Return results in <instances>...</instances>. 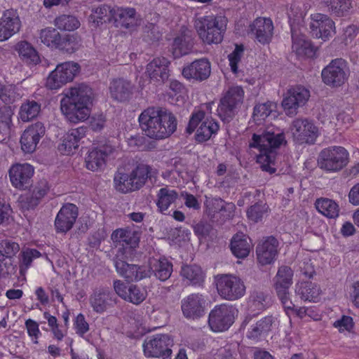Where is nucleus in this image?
I'll return each mask as SVG.
<instances>
[{
	"label": "nucleus",
	"instance_id": "4d7b16f0",
	"mask_svg": "<svg viewBox=\"0 0 359 359\" xmlns=\"http://www.w3.org/2000/svg\"><path fill=\"white\" fill-rule=\"evenodd\" d=\"M274 105L272 102H266L255 105L253 111V118L260 123L267 118L273 110Z\"/></svg>",
	"mask_w": 359,
	"mask_h": 359
},
{
	"label": "nucleus",
	"instance_id": "b1692460",
	"mask_svg": "<svg viewBox=\"0 0 359 359\" xmlns=\"http://www.w3.org/2000/svg\"><path fill=\"white\" fill-rule=\"evenodd\" d=\"M45 134V127L41 122H37L29 126L22 133L20 138L21 148L24 152H34L40 139Z\"/></svg>",
	"mask_w": 359,
	"mask_h": 359
},
{
	"label": "nucleus",
	"instance_id": "052dcab7",
	"mask_svg": "<svg viewBox=\"0 0 359 359\" xmlns=\"http://www.w3.org/2000/svg\"><path fill=\"white\" fill-rule=\"evenodd\" d=\"M277 295L284 308L287 315H290V312L294 311V304L290 299L289 289L276 290Z\"/></svg>",
	"mask_w": 359,
	"mask_h": 359
},
{
	"label": "nucleus",
	"instance_id": "1a4fd4ad",
	"mask_svg": "<svg viewBox=\"0 0 359 359\" xmlns=\"http://www.w3.org/2000/svg\"><path fill=\"white\" fill-rule=\"evenodd\" d=\"M238 313V309L233 305H216L209 313L208 325L213 332L226 331L233 325Z\"/></svg>",
	"mask_w": 359,
	"mask_h": 359
},
{
	"label": "nucleus",
	"instance_id": "c756f323",
	"mask_svg": "<svg viewBox=\"0 0 359 359\" xmlns=\"http://www.w3.org/2000/svg\"><path fill=\"white\" fill-rule=\"evenodd\" d=\"M278 325V321L276 317L266 316L250 327L247 332V337L251 339L258 340L277 328Z\"/></svg>",
	"mask_w": 359,
	"mask_h": 359
},
{
	"label": "nucleus",
	"instance_id": "0e129e2a",
	"mask_svg": "<svg viewBox=\"0 0 359 359\" xmlns=\"http://www.w3.org/2000/svg\"><path fill=\"white\" fill-rule=\"evenodd\" d=\"M266 295L262 291L255 290L250 296V304L251 307H255L258 310L265 309Z\"/></svg>",
	"mask_w": 359,
	"mask_h": 359
},
{
	"label": "nucleus",
	"instance_id": "72a5a7b5",
	"mask_svg": "<svg viewBox=\"0 0 359 359\" xmlns=\"http://www.w3.org/2000/svg\"><path fill=\"white\" fill-rule=\"evenodd\" d=\"M156 205L158 211L165 215L170 213L169 208L178 198V193L176 190L168 187L161 188L156 195Z\"/></svg>",
	"mask_w": 359,
	"mask_h": 359
},
{
	"label": "nucleus",
	"instance_id": "2eb2a0df",
	"mask_svg": "<svg viewBox=\"0 0 359 359\" xmlns=\"http://www.w3.org/2000/svg\"><path fill=\"white\" fill-rule=\"evenodd\" d=\"M310 97V91L304 86H297L288 90L282 106L287 115L294 116L299 107L304 106Z\"/></svg>",
	"mask_w": 359,
	"mask_h": 359
},
{
	"label": "nucleus",
	"instance_id": "bb28decb",
	"mask_svg": "<svg viewBox=\"0 0 359 359\" xmlns=\"http://www.w3.org/2000/svg\"><path fill=\"white\" fill-rule=\"evenodd\" d=\"M170 61L164 57H156L147 65L146 73L150 80L158 84L163 83L169 77Z\"/></svg>",
	"mask_w": 359,
	"mask_h": 359
},
{
	"label": "nucleus",
	"instance_id": "e433bc0d",
	"mask_svg": "<svg viewBox=\"0 0 359 359\" xmlns=\"http://www.w3.org/2000/svg\"><path fill=\"white\" fill-rule=\"evenodd\" d=\"M295 293L304 301L316 302L320 294V287L312 282H302L295 286Z\"/></svg>",
	"mask_w": 359,
	"mask_h": 359
},
{
	"label": "nucleus",
	"instance_id": "de8ad7c7",
	"mask_svg": "<svg viewBox=\"0 0 359 359\" xmlns=\"http://www.w3.org/2000/svg\"><path fill=\"white\" fill-rule=\"evenodd\" d=\"M39 39L41 43L51 48H57L60 41L61 34L53 27H47L40 31Z\"/></svg>",
	"mask_w": 359,
	"mask_h": 359
},
{
	"label": "nucleus",
	"instance_id": "f704fd0d",
	"mask_svg": "<svg viewBox=\"0 0 359 359\" xmlns=\"http://www.w3.org/2000/svg\"><path fill=\"white\" fill-rule=\"evenodd\" d=\"M292 50L298 55L312 57L314 53V48L311 42L304 34H300L292 27H291Z\"/></svg>",
	"mask_w": 359,
	"mask_h": 359
},
{
	"label": "nucleus",
	"instance_id": "4be33fe9",
	"mask_svg": "<svg viewBox=\"0 0 359 359\" xmlns=\"http://www.w3.org/2000/svg\"><path fill=\"white\" fill-rule=\"evenodd\" d=\"M211 73V64L207 58L195 60L183 67L182 74L189 81H203L206 80Z\"/></svg>",
	"mask_w": 359,
	"mask_h": 359
},
{
	"label": "nucleus",
	"instance_id": "9b49d317",
	"mask_svg": "<svg viewBox=\"0 0 359 359\" xmlns=\"http://www.w3.org/2000/svg\"><path fill=\"white\" fill-rule=\"evenodd\" d=\"M216 285L218 294L226 300H237L245 293V286L243 280L233 275L218 276Z\"/></svg>",
	"mask_w": 359,
	"mask_h": 359
},
{
	"label": "nucleus",
	"instance_id": "49530a36",
	"mask_svg": "<svg viewBox=\"0 0 359 359\" xmlns=\"http://www.w3.org/2000/svg\"><path fill=\"white\" fill-rule=\"evenodd\" d=\"M48 190L47 182L46 181H41L36 185L32 192L25 197L27 208H34L39 203L40 200L45 196Z\"/></svg>",
	"mask_w": 359,
	"mask_h": 359
},
{
	"label": "nucleus",
	"instance_id": "09e8293b",
	"mask_svg": "<svg viewBox=\"0 0 359 359\" xmlns=\"http://www.w3.org/2000/svg\"><path fill=\"white\" fill-rule=\"evenodd\" d=\"M114 182L116 189L122 193L137 190L130 173L117 172L114 175Z\"/></svg>",
	"mask_w": 359,
	"mask_h": 359
},
{
	"label": "nucleus",
	"instance_id": "774afa93",
	"mask_svg": "<svg viewBox=\"0 0 359 359\" xmlns=\"http://www.w3.org/2000/svg\"><path fill=\"white\" fill-rule=\"evenodd\" d=\"M334 327L338 328L339 332H350L353 327V318L348 316H343L334 323Z\"/></svg>",
	"mask_w": 359,
	"mask_h": 359
},
{
	"label": "nucleus",
	"instance_id": "a18cd8bd",
	"mask_svg": "<svg viewBox=\"0 0 359 359\" xmlns=\"http://www.w3.org/2000/svg\"><path fill=\"white\" fill-rule=\"evenodd\" d=\"M13 114L11 107L0 108V142L4 140L10 134Z\"/></svg>",
	"mask_w": 359,
	"mask_h": 359
},
{
	"label": "nucleus",
	"instance_id": "aec40b11",
	"mask_svg": "<svg viewBox=\"0 0 359 359\" xmlns=\"http://www.w3.org/2000/svg\"><path fill=\"white\" fill-rule=\"evenodd\" d=\"M114 151L115 147L109 141L93 149L86 157V168L92 171L101 169L105 165L107 158Z\"/></svg>",
	"mask_w": 359,
	"mask_h": 359
},
{
	"label": "nucleus",
	"instance_id": "9d476101",
	"mask_svg": "<svg viewBox=\"0 0 359 359\" xmlns=\"http://www.w3.org/2000/svg\"><path fill=\"white\" fill-rule=\"evenodd\" d=\"M294 142L299 145L313 144L319 135L318 127L306 118L294 119L290 127Z\"/></svg>",
	"mask_w": 359,
	"mask_h": 359
},
{
	"label": "nucleus",
	"instance_id": "680f3d73",
	"mask_svg": "<svg viewBox=\"0 0 359 359\" xmlns=\"http://www.w3.org/2000/svg\"><path fill=\"white\" fill-rule=\"evenodd\" d=\"M25 325L32 341L34 344H37L39 343L38 340L41 335L39 323L36 321L29 318L25 320Z\"/></svg>",
	"mask_w": 359,
	"mask_h": 359
},
{
	"label": "nucleus",
	"instance_id": "f257e3e1",
	"mask_svg": "<svg viewBox=\"0 0 359 359\" xmlns=\"http://www.w3.org/2000/svg\"><path fill=\"white\" fill-rule=\"evenodd\" d=\"M138 120L145 135L155 140L170 137L175 132L177 126L175 116L168 109L160 107L144 109Z\"/></svg>",
	"mask_w": 359,
	"mask_h": 359
},
{
	"label": "nucleus",
	"instance_id": "69168bd1",
	"mask_svg": "<svg viewBox=\"0 0 359 359\" xmlns=\"http://www.w3.org/2000/svg\"><path fill=\"white\" fill-rule=\"evenodd\" d=\"M74 326L76 333L81 337H83L90 329L89 324L87 323L84 315L82 313H79L76 316Z\"/></svg>",
	"mask_w": 359,
	"mask_h": 359
},
{
	"label": "nucleus",
	"instance_id": "e2e57ef3",
	"mask_svg": "<svg viewBox=\"0 0 359 359\" xmlns=\"http://www.w3.org/2000/svg\"><path fill=\"white\" fill-rule=\"evenodd\" d=\"M15 93L11 85H4L0 81V100L6 104H11L15 101Z\"/></svg>",
	"mask_w": 359,
	"mask_h": 359
},
{
	"label": "nucleus",
	"instance_id": "423d86ee",
	"mask_svg": "<svg viewBox=\"0 0 359 359\" xmlns=\"http://www.w3.org/2000/svg\"><path fill=\"white\" fill-rule=\"evenodd\" d=\"M244 90L241 86L229 88L221 97L217 114L223 122L229 123L238 112L243 102Z\"/></svg>",
	"mask_w": 359,
	"mask_h": 359
},
{
	"label": "nucleus",
	"instance_id": "0eeeda50",
	"mask_svg": "<svg viewBox=\"0 0 359 359\" xmlns=\"http://www.w3.org/2000/svg\"><path fill=\"white\" fill-rule=\"evenodd\" d=\"M348 162V151L346 149L339 146L323 149L319 154L318 158L319 167L328 172L339 171L347 165Z\"/></svg>",
	"mask_w": 359,
	"mask_h": 359
},
{
	"label": "nucleus",
	"instance_id": "7ed1b4c3",
	"mask_svg": "<svg viewBox=\"0 0 359 359\" xmlns=\"http://www.w3.org/2000/svg\"><path fill=\"white\" fill-rule=\"evenodd\" d=\"M285 137L283 132L268 129L262 135L254 134L250 143V148L257 149L259 154L257 155V162L260 164L261 169L269 174L276 172L275 150L283 144H285Z\"/></svg>",
	"mask_w": 359,
	"mask_h": 359
},
{
	"label": "nucleus",
	"instance_id": "13d9d810",
	"mask_svg": "<svg viewBox=\"0 0 359 359\" xmlns=\"http://www.w3.org/2000/svg\"><path fill=\"white\" fill-rule=\"evenodd\" d=\"M266 210L267 207L266 206V204L257 203L248 208L247 215L249 219L254 222H258L262 219L264 214Z\"/></svg>",
	"mask_w": 359,
	"mask_h": 359
},
{
	"label": "nucleus",
	"instance_id": "5fc2aeb1",
	"mask_svg": "<svg viewBox=\"0 0 359 359\" xmlns=\"http://www.w3.org/2000/svg\"><path fill=\"white\" fill-rule=\"evenodd\" d=\"M150 172V167L146 165H137L131 172L130 175L134 181L135 188L140 189L146 182Z\"/></svg>",
	"mask_w": 359,
	"mask_h": 359
},
{
	"label": "nucleus",
	"instance_id": "6e6d98bb",
	"mask_svg": "<svg viewBox=\"0 0 359 359\" xmlns=\"http://www.w3.org/2000/svg\"><path fill=\"white\" fill-rule=\"evenodd\" d=\"M20 250V245L18 243L11 240L4 239L0 241V255L3 258H11Z\"/></svg>",
	"mask_w": 359,
	"mask_h": 359
},
{
	"label": "nucleus",
	"instance_id": "20e7f679",
	"mask_svg": "<svg viewBox=\"0 0 359 359\" xmlns=\"http://www.w3.org/2000/svg\"><path fill=\"white\" fill-rule=\"evenodd\" d=\"M226 25L224 18L214 15L199 17L194 21L199 38L207 44L219 43L223 39Z\"/></svg>",
	"mask_w": 359,
	"mask_h": 359
},
{
	"label": "nucleus",
	"instance_id": "cd10ccee",
	"mask_svg": "<svg viewBox=\"0 0 359 359\" xmlns=\"http://www.w3.org/2000/svg\"><path fill=\"white\" fill-rule=\"evenodd\" d=\"M250 32L262 44L269 43L273 36V25L270 18H257L250 25Z\"/></svg>",
	"mask_w": 359,
	"mask_h": 359
},
{
	"label": "nucleus",
	"instance_id": "7c9ffc66",
	"mask_svg": "<svg viewBox=\"0 0 359 359\" xmlns=\"http://www.w3.org/2000/svg\"><path fill=\"white\" fill-rule=\"evenodd\" d=\"M87 128L81 126L71 129L64 137L62 142L58 146V150L63 155H69L79 147V141L85 137Z\"/></svg>",
	"mask_w": 359,
	"mask_h": 359
},
{
	"label": "nucleus",
	"instance_id": "c9c22d12",
	"mask_svg": "<svg viewBox=\"0 0 359 359\" xmlns=\"http://www.w3.org/2000/svg\"><path fill=\"white\" fill-rule=\"evenodd\" d=\"M114 18L118 25L130 28L137 25L136 11L133 8L118 7L114 10Z\"/></svg>",
	"mask_w": 359,
	"mask_h": 359
},
{
	"label": "nucleus",
	"instance_id": "6ab92c4d",
	"mask_svg": "<svg viewBox=\"0 0 359 359\" xmlns=\"http://www.w3.org/2000/svg\"><path fill=\"white\" fill-rule=\"evenodd\" d=\"M116 300L114 294L105 287L95 288L89 297V303L93 311L99 314L112 308L116 303Z\"/></svg>",
	"mask_w": 359,
	"mask_h": 359
},
{
	"label": "nucleus",
	"instance_id": "f03ea898",
	"mask_svg": "<svg viewBox=\"0 0 359 359\" xmlns=\"http://www.w3.org/2000/svg\"><path fill=\"white\" fill-rule=\"evenodd\" d=\"M93 89L84 83L69 88L60 101L62 114L72 123L86 120L90 113Z\"/></svg>",
	"mask_w": 359,
	"mask_h": 359
},
{
	"label": "nucleus",
	"instance_id": "393cba45",
	"mask_svg": "<svg viewBox=\"0 0 359 359\" xmlns=\"http://www.w3.org/2000/svg\"><path fill=\"white\" fill-rule=\"evenodd\" d=\"M278 242L273 236H269L262 240L256 248L258 262L262 265L273 263L278 255Z\"/></svg>",
	"mask_w": 359,
	"mask_h": 359
},
{
	"label": "nucleus",
	"instance_id": "c85d7f7f",
	"mask_svg": "<svg viewBox=\"0 0 359 359\" xmlns=\"http://www.w3.org/2000/svg\"><path fill=\"white\" fill-rule=\"evenodd\" d=\"M109 89L110 95L114 100L124 102L131 97L134 86L130 81L118 78L110 82Z\"/></svg>",
	"mask_w": 359,
	"mask_h": 359
},
{
	"label": "nucleus",
	"instance_id": "bf43d9fd",
	"mask_svg": "<svg viewBox=\"0 0 359 359\" xmlns=\"http://www.w3.org/2000/svg\"><path fill=\"white\" fill-rule=\"evenodd\" d=\"M190 48L182 37H177L174 39L172 46V53L175 58L189 53Z\"/></svg>",
	"mask_w": 359,
	"mask_h": 359
},
{
	"label": "nucleus",
	"instance_id": "f3484780",
	"mask_svg": "<svg viewBox=\"0 0 359 359\" xmlns=\"http://www.w3.org/2000/svg\"><path fill=\"white\" fill-rule=\"evenodd\" d=\"M114 289L122 299L135 305L143 302L147 296L144 288L133 284L128 285L120 280L114 281Z\"/></svg>",
	"mask_w": 359,
	"mask_h": 359
},
{
	"label": "nucleus",
	"instance_id": "3c124183",
	"mask_svg": "<svg viewBox=\"0 0 359 359\" xmlns=\"http://www.w3.org/2000/svg\"><path fill=\"white\" fill-rule=\"evenodd\" d=\"M137 246H119L113 259L114 264L118 262H128L133 261L137 256L136 248Z\"/></svg>",
	"mask_w": 359,
	"mask_h": 359
},
{
	"label": "nucleus",
	"instance_id": "864d4df0",
	"mask_svg": "<svg viewBox=\"0 0 359 359\" xmlns=\"http://www.w3.org/2000/svg\"><path fill=\"white\" fill-rule=\"evenodd\" d=\"M81 46V40L79 36L74 34H67L65 36H61L60 41L57 49L72 53L77 50Z\"/></svg>",
	"mask_w": 359,
	"mask_h": 359
},
{
	"label": "nucleus",
	"instance_id": "338daca9",
	"mask_svg": "<svg viewBox=\"0 0 359 359\" xmlns=\"http://www.w3.org/2000/svg\"><path fill=\"white\" fill-rule=\"evenodd\" d=\"M243 51L242 46H236L235 50L228 56L231 69L234 74L238 72V63L241 60Z\"/></svg>",
	"mask_w": 359,
	"mask_h": 359
},
{
	"label": "nucleus",
	"instance_id": "ea45409f",
	"mask_svg": "<svg viewBox=\"0 0 359 359\" xmlns=\"http://www.w3.org/2000/svg\"><path fill=\"white\" fill-rule=\"evenodd\" d=\"M111 239L118 243L119 246H138L140 242L139 233L137 231L122 229L114 231L111 234Z\"/></svg>",
	"mask_w": 359,
	"mask_h": 359
},
{
	"label": "nucleus",
	"instance_id": "2f4dec72",
	"mask_svg": "<svg viewBox=\"0 0 359 359\" xmlns=\"http://www.w3.org/2000/svg\"><path fill=\"white\" fill-rule=\"evenodd\" d=\"M180 275L188 285L202 286L205 274L201 266L196 264H184L182 266Z\"/></svg>",
	"mask_w": 359,
	"mask_h": 359
},
{
	"label": "nucleus",
	"instance_id": "4468645a",
	"mask_svg": "<svg viewBox=\"0 0 359 359\" xmlns=\"http://www.w3.org/2000/svg\"><path fill=\"white\" fill-rule=\"evenodd\" d=\"M182 316L188 320H198L205 314L206 300L200 293H192L181 300Z\"/></svg>",
	"mask_w": 359,
	"mask_h": 359
},
{
	"label": "nucleus",
	"instance_id": "603ef678",
	"mask_svg": "<svg viewBox=\"0 0 359 359\" xmlns=\"http://www.w3.org/2000/svg\"><path fill=\"white\" fill-rule=\"evenodd\" d=\"M55 25L64 31H73L80 26L78 19L71 15H61L55 19Z\"/></svg>",
	"mask_w": 359,
	"mask_h": 359
},
{
	"label": "nucleus",
	"instance_id": "a211bd4d",
	"mask_svg": "<svg viewBox=\"0 0 359 359\" xmlns=\"http://www.w3.org/2000/svg\"><path fill=\"white\" fill-rule=\"evenodd\" d=\"M34 169L28 163L13 165L9 170V177L12 185L18 189H26L32 184Z\"/></svg>",
	"mask_w": 359,
	"mask_h": 359
},
{
	"label": "nucleus",
	"instance_id": "8fccbe9b",
	"mask_svg": "<svg viewBox=\"0 0 359 359\" xmlns=\"http://www.w3.org/2000/svg\"><path fill=\"white\" fill-rule=\"evenodd\" d=\"M41 111V104L36 101H27L23 103L20 109V117L24 122H27L36 118Z\"/></svg>",
	"mask_w": 359,
	"mask_h": 359
},
{
	"label": "nucleus",
	"instance_id": "a19ab883",
	"mask_svg": "<svg viewBox=\"0 0 359 359\" xmlns=\"http://www.w3.org/2000/svg\"><path fill=\"white\" fill-rule=\"evenodd\" d=\"M17 50L22 60L29 66L36 65L41 61L35 48L27 41H20L17 45Z\"/></svg>",
	"mask_w": 359,
	"mask_h": 359
},
{
	"label": "nucleus",
	"instance_id": "5701e85b",
	"mask_svg": "<svg viewBox=\"0 0 359 359\" xmlns=\"http://www.w3.org/2000/svg\"><path fill=\"white\" fill-rule=\"evenodd\" d=\"M21 27L17 11L8 9L3 13L0 18V41H4L18 33Z\"/></svg>",
	"mask_w": 359,
	"mask_h": 359
},
{
	"label": "nucleus",
	"instance_id": "58836bf2",
	"mask_svg": "<svg viewBox=\"0 0 359 359\" xmlns=\"http://www.w3.org/2000/svg\"><path fill=\"white\" fill-rule=\"evenodd\" d=\"M149 269L150 274L152 273L159 280L165 281L172 274V264L165 258H160L151 262Z\"/></svg>",
	"mask_w": 359,
	"mask_h": 359
},
{
	"label": "nucleus",
	"instance_id": "ddd939ff",
	"mask_svg": "<svg viewBox=\"0 0 359 359\" xmlns=\"http://www.w3.org/2000/svg\"><path fill=\"white\" fill-rule=\"evenodd\" d=\"M80 66L74 62H66L57 65L46 80V86L51 90H56L63 85L72 81L79 73Z\"/></svg>",
	"mask_w": 359,
	"mask_h": 359
},
{
	"label": "nucleus",
	"instance_id": "37998d69",
	"mask_svg": "<svg viewBox=\"0 0 359 359\" xmlns=\"http://www.w3.org/2000/svg\"><path fill=\"white\" fill-rule=\"evenodd\" d=\"M41 256V253L33 248H22L18 256L19 272L21 276H25L28 269L31 267L34 259Z\"/></svg>",
	"mask_w": 359,
	"mask_h": 359
},
{
	"label": "nucleus",
	"instance_id": "412c9836",
	"mask_svg": "<svg viewBox=\"0 0 359 359\" xmlns=\"http://www.w3.org/2000/svg\"><path fill=\"white\" fill-rule=\"evenodd\" d=\"M79 215L78 208L73 203H66L62 206L55 219L57 233H67L72 229Z\"/></svg>",
	"mask_w": 359,
	"mask_h": 359
},
{
	"label": "nucleus",
	"instance_id": "a878e982",
	"mask_svg": "<svg viewBox=\"0 0 359 359\" xmlns=\"http://www.w3.org/2000/svg\"><path fill=\"white\" fill-rule=\"evenodd\" d=\"M114 266L117 273L129 282H137L150 276V270L144 266L118 262Z\"/></svg>",
	"mask_w": 359,
	"mask_h": 359
},
{
	"label": "nucleus",
	"instance_id": "c03bdc74",
	"mask_svg": "<svg viewBox=\"0 0 359 359\" xmlns=\"http://www.w3.org/2000/svg\"><path fill=\"white\" fill-rule=\"evenodd\" d=\"M315 205L319 212L328 218H336L339 215V206L331 199H317Z\"/></svg>",
	"mask_w": 359,
	"mask_h": 359
},
{
	"label": "nucleus",
	"instance_id": "dca6fc26",
	"mask_svg": "<svg viewBox=\"0 0 359 359\" xmlns=\"http://www.w3.org/2000/svg\"><path fill=\"white\" fill-rule=\"evenodd\" d=\"M311 33L316 39L327 40L335 33L334 22L325 14L317 13L311 15Z\"/></svg>",
	"mask_w": 359,
	"mask_h": 359
},
{
	"label": "nucleus",
	"instance_id": "6e6552de",
	"mask_svg": "<svg viewBox=\"0 0 359 359\" xmlns=\"http://www.w3.org/2000/svg\"><path fill=\"white\" fill-rule=\"evenodd\" d=\"M173 339L168 334L147 337L143 343L144 355L147 358L171 359Z\"/></svg>",
	"mask_w": 359,
	"mask_h": 359
},
{
	"label": "nucleus",
	"instance_id": "79ce46f5",
	"mask_svg": "<svg viewBox=\"0 0 359 359\" xmlns=\"http://www.w3.org/2000/svg\"><path fill=\"white\" fill-rule=\"evenodd\" d=\"M293 271L287 266L278 268L276 275L273 279L275 290L290 289L292 284Z\"/></svg>",
	"mask_w": 359,
	"mask_h": 359
},
{
	"label": "nucleus",
	"instance_id": "4c0bfd02",
	"mask_svg": "<svg viewBox=\"0 0 359 359\" xmlns=\"http://www.w3.org/2000/svg\"><path fill=\"white\" fill-rule=\"evenodd\" d=\"M248 238L243 233H236L231 241V250L233 255L239 259L248 256L250 252V244Z\"/></svg>",
	"mask_w": 359,
	"mask_h": 359
},
{
	"label": "nucleus",
	"instance_id": "39448f33",
	"mask_svg": "<svg viewBox=\"0 0 359 359\" xmlns=\"http://www.w3.org/2000/svg\"><path fill=\"white\" fill-rule=\"evenodd\" d=\"M219 128V124L212 117L205 118L204 111L196 109L190 116L186 130L189 134H191L196 129V140L204 142L210 140L213 135H216Z\"/></svg>",
	"mask_w": 359,
	"mask_h": 359
},
{
	"label": "nucleus",
	"instance_id": "f8f14e48",
	"mask_svg": "<svg viewBox=\"0 0 359 359\" xmlns=\"http://www.w3.org/2000/svg\"><path fill=\"white\" fill-rule=\"evenodd\" d=\"M350 70L347 62L342 58L332 60L322 71L323 82L330 86L343 85L349 76Z\"/></svg>",
	"mask_w": 359,
	"mask_h": 359
},
{
	"label": "nucleus",
	"instance_id": "473e14b6",
	"mask_svg": "<svg viewBox=\"0 0 359 359\" xmlns=\"http://www.w3.org/2000/svg\"><path fill=\"white\" fill-rule=\"evenodd\" d=\"M327 12L334 17H346L350 15L353 8V0H321Z\"/></svg>",
	"mask_w": 359,
	"mask_h": 359
}]
</instances>
